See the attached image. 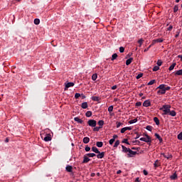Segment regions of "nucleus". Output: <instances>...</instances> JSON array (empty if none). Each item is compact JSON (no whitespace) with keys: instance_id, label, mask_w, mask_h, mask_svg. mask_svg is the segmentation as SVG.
Here are the masks:
<instances>
[{"instance_id":"a878e982","label":"nucleus","mask_w":182,"mask_h":182,"mask_svg":"<svg viewBox=\"0 0 182 182\" xmlns=\"http://www.w3.org/2000/svg\"><path fill=\"white\" fill-rule=\"evenodd\" d=\"M96 146H97V147H103V142H102V141H97V143H96Z\"/></svg>"},{"instance_id":"3c124183","label":"nucleus","mask_w":182,"mask_h":182,"mask_svg":"<svg viewBox=\"0 0 182 182\" xmlns=\"http://www.w3.org/2000/svg\"><path fill=\"white\" fill-rule=\"evenodd\" d=\"M125 132H127V129L126 127H124V128H122V129H121V133H122V134L124 133Z\"/></svg>"},{"instance_id":"ea45409f","label":"nucleus","mask_w":182,"mask_h":182,"mask_svg":"<svg viewBox=\"0 0 182 182\" xmlns=\"http://www.w3.org/2000/svg\"><path fill=\"white\" fill-rule=\"evenodd\" d=\"M157 163H159V160H156L154 164V167H155V168H157V167H159V164H157Z\"/></svg>"},{"instance_id":"7ed1b4c3","label":"nucleus","mask_w":182,"mask_h":182,"mask_svg":"<svg viewBox=\"0 0 182 182\" xmlns=\"http://www.w3.org/2000/svg\"><path fill=\"white\" fill-rule=\"evenodd\" d=\"M87 123H88V126H90V127H96V124H97L96 120L90 119L88 120Z\"/></svg>"},{"instance_id":"5701e85b","label":"nucleus","mask_w":182,"mask_h":182,"mask_svg":"<svg viewBox=\"0 0 182 182\" xmlns=\"http://www.w3.org/2000/svg\"><path fill=\"white\" fill-rule=\"evenodd\" d=\"M171 180H176L177 178V173L175 172L173 175L170 176Z\"/></svg>"},{"instance_id":"ddd939ff","label":"nucleus","mask_w":182,"mask_h":182,"mask_svg":"<svg viewBox=\"0 0 182 182\" xmlns=\"http://www.w3.org/2000/svg\"><path fill=\"white\" fill-rule=\"evenodd\" d=\"M75 122H77V123H80V124H83V120L80 119L79 117H76L74 118Z\"/></svg>"},{"instance_id":"f8f14e48","label":"nucleus","mask_w":182,"mask_h":182,"mask_svg":"<svg viewBox=\"0 0 182 182\" xmlns=\"http://www.w3.org/2000/svg\"><path fill=\"white\" fill-rule=\"evenodd\" d=\"M155 137H156V139H158V140L160 141V143H163V138H161V136H160V134L156 133L154 134Z\"/></svg>"},{"instance_id":"680f3d73","label":"nucleus","mask_w":182,"mask_h":182,"mask_svg":"<svg viewBox=\"0 0 182 182\" xmlns=\"http://www.w3.org/2000/svg\"><path fill=\"white\" fill-rule=\"evenodd\" d=\"M131 149H132V150H140V148L134 147V146L132 147Z\"/></svg>"},{"instance_id":"f257e3e1","label":"nucleus","mask_w":182,"mask_h":182,"mask_svg":"<svg viewBox=\"0 0 182 182\" xmlns=\"http://www.w3.org/2000/svg\"><path fill=\"white\" fill-rule=\"evenodd\" d=\"M170 109H171V106L170 105H164L159 109V110H162L164 112L163 114L167 115L170 113Z\"/></svg>"},{"instance_id":"c85d7f7f","label":"nucleus","mask_w":182,"mask_h":182,"mask_svg":"<svg viewBox=\"0 0 182 182\" xmlns=\"http://www.w3.org/2000/svg\"><path fill=\"white\" fill-rule=\"evenodd\" d=\"M175 75H177V76H181V75H182V70H177L176 72Z\"/></svg>"},{"instance_id":"4c0bfd02","label":"nucleus","mask_w":182,"mask_h":182,"mask_svg":"<svg viewBox=\"0 0 182 182\" xmlns=\"http://www.w3.org/2000/svg\"><path fill=\"white\" fill-rule=\"evenodd\" d=\"M96 79H97V74L95 73L92 75V80H96Z\"/></svg>"},{"instance_id":"bf43d9fd","label":"nucleus","mask_w":182,"mask_h":182,"mask_svg":"<svg viewBox=\"0 0 182 182\" xmlns=\"http://www.w3.org/2000/svg\"><path fill=\"white\" fill-rule=\"evenodd\" d=\"M143 173H144V176H147L149 174V172L146 169H144L143 171Z\"/></svg>"},{"instance_id":"aec40b11","label":"nucleus","mask_w":182,"mask_h":182,"mask_svg":"<svg viewBox=\"0 0 182 182\" xmlns=\"http://www.w3.org/2000/svg\"><path fill=\"white\" fill-rule=\"evenodd\" d=\"M157 95H166V90H159L157 91Z\"/></svg>"},{"instance_id":"9d476101","label":"nucleus","mask_w":182,"mask_h":182,"mask_svg":"<svg viewBox=\"0 0 182 182\" xmlns=\"http://www.w3.org/2000/svg\"><path fill=\"white\" fill-rule=\"evenodd\" d=\"M168 114L169 116H172V117H174L177 115V112H176V111H174V110H172V111L169 110V112Z\"/></svg>"},{"instance_id":"f704fd0d","label":"nucleus","mask_w":182,"mask_h":182,"mask_svg":"<svg viewBox=\"0 0 182 182\" xmlns=\"http://www.w3.org/2000/svg\"><path fill=\"white\" fill-rule=\"evenodd\" d=\"M87 156L88 157H96V154H95V153H90V154H87Z\"/></svg>"},{"instance_id":"2f4dec72","label":"nucleus","mask_w":182,"mask_h":182,"mask_svg":"<svg viewBox=\"0 0 182 182\" xmlns=\"http://www.w3.org/2000/svg\"><path fill=\"white\" fill-rule=\"evenodd\" d=\"M156 83V80H151L148 82V86H151V85H154Z\"/></svg>"},{"instance_id":"052dcab7","label":"nucleus","mask_w":182,"mask_h":182,"mask_svg":"<svg viewBox=\"0 0 182 182\" xmlns=\"http://www.w3.org/2000/svg\"><path fill=\"white\" fill-rule=\"evenodd\" d=\"M179 35H180V31H177L176 34L175 35V38H178Z\"/></svg>"},{"instance_id":"bb28decb","label":"nucleus","mask_w":182,"mask_h":182,"mask_svg":"<svg viewBox=\"0 0 182 182\" xmlns=\"http://www.w3.org/2000/svg\"><path fill=\"white\" fill-rule=\"evenodd\" d=\"M98 124H99L100 127L102 129V127H103V125L105 124V121H103V120H100V121L98 122Z\"/></svg>"},{"instance_id":"5fc2aeb1","label":"nucleus","mask_w":182,"mask_h":182,"mask_svg":"<svg viewBox=\"0 0 182 182\" xmlns=\"http://www.w3.org/2000/svg\"><path fill=\"white\" fill-rule=\"evenodd\" d=\"M178 140H182V132H181V133L178 135Z\"/></svg>"},{"instance_id":"393cba45","label":"nucleus","mask_w":182,"mask_h":182,"mask_svg":"<svg viewBox=\"0 0 182 182\" xmlns=\"http://www.w3.org/2000/svg\"><path fill=\"white\" fill-rule=\"evenodd\" d=\"M156 89L159 90H165L166 89V85L164 84H161Z\"/></svg>"},{"instance_id":"412c9836","label":"nucleus","mask_w":182,"mask_h":182,"mask_svg":"<svg viewBox=\"0 0 182 182\" xmlns=\"http://www.w3.org/2000/svg\"><path fill=\"white\" fill-rule=\"evenodd\" d=\"M41 139L43 140H44V141H46V134H45L43 132H41Z\"/></svg>"},{"instance_id":"69168bd1","label":"nucleus","mask_w":182,"mask_h":182,"mask_svg":"<svg viewBox=\"0 0 182 182\" xmlns=\"http://www.w3.org/2000/svg\"><path fill=\"white\" fill-rule=\"evenodd\" d=\"M127 130H132L133 127H126Z\"/></svg>"},{"instance_id":"f03ea898","label":"nucleus","mask_w":182,"mask_h":182,"mask_svg":"<svg viewBox=\"0 0 182 182\" xmlns=\"http://www.w3.org/2000/svg\"><path fill=\"white\" fill-rule=\"evenodd\" d=\"M145 137H141L139 139V140L141 141H144L145 143H149V144H151V139L150 138V136L148 134H145Z\"/></svg>"},{"instance_id":"79ce46f5","label":"nucleus","mask_w":182,"mask_h":182,"mask_svg":"<svg viewBox=\"0 0 182 182\" xmlns=\"http://www.w3.org/2000/svg\"><path fill=\"white\" fill-rule=\"evenodd\" d=\"M108 112L109 113H112V112H113V105H111L108 107Z\"/></svg>"},{"instance_id":"49530a36","label":"nucleus","mask_w":182,"mask_h":182,"mask_svg":"<svg viewBox=\"0 0 182 182\" xmlns=\"http://www.w3.org/2000/svg\"><path fill=\"white\" fill-rule=\"evenodd\" d=\"M178 11V6L176 5L173 8V12L176 13Z\"/></svg>"},{"instance_id":"2eb2a0df","label":"nucleus","mask_w":182,"mask_h":182,"mask_svg":"<svg viewBox=\"0 0 182 182\" xmlns=\"http://www.w3.org/2000/svg\"><path fill=\"white\" fill-rule=\"evenodd\" d=\"M122 149L123 153H129V150L130 149V148H127L123 145H122Z\"/></svg>"},{"instance_id":"58836bf2","label":"nucleus","mask_w":182,"mask_h":182,"mask_svg":"<svg viewBox=\"0 0 182 182\" xmlns=\"http://www.w3.org/2000/svg\"><path fill=\"white\" fill-rule=\"evenodd\" d=\"M163 156H164V157L165 159H171V157H173L172 155H166V154H163Z\"/></svg>"},{"instance_id":"6e6d98bb","label":"nucleus","mask_w":182,"mask_h":182,"mask_svg":"<svg viewBox=\"0 0 182 182\" xmlns=\"http://www.w3.org/2000/svg\"><path fill=\"white\" fill-rule=\"evenodd\" d=\"M119 52H120V53H123V52H124V47H120L119 48Z\"/></svg>"},{"instance_id":"c9c22d12","label":"nucleus","mask_w":182,"mask_h":182,"mask_svg":"<svg viewBox=\"0 0 182 182\" xmlns=\"http://www.w3.org/2000/svg\"><path fill=\"white\" fill-rule=\"evenodd\" d=\"M146 129L148 130V132H151L153 130V127H151L150 125H147L146 127Z\"/></svg>"},{"instance_id":"39448f33","label":"nucleus","mask_w":182,"mask_h":182,"mask_svg":"<svg viewBox=\"0 0 182 182\" xmlns=\"http://www.w3.org/2000/svg\"><path fill=\"white\" fill-rule=\"evenodd\" d=\"M144 107H149V106H151V102H150V100H146L143 103Z\"/></svg>"},{"instance_id":"4468645a","label":"nucleus","mask_w":182,"mask_h":182,"mask_svg":"<svg viewBox=\"0 0 182 182\" xmlns=\"http://www.w3.org/2000/svg\"><path fill=\"white\" fill-rule=\"evenodd\" d=\"M73 86H75V82H68L66 85H65V87L67 89H69V87H73Z\"/></svg>"},{"instance_id":"864d4df0","label":"nucleus","mask_w":182,"mask_h":182,"mask_svg":"<svg viewBox=\"0 0 182 182\" xmlns=\"http://www.w3.org/2000/svg\"><path fill=\"white\" fill-rule=\"evenodd\" d=\"M135 106H136L137 107H139V106H141V102H136Z\"/></svg>"},{"instance_id":"4be33fe9","label":"nucleus","mask_w":182,"mask_h":182,"mask_svg":"<svg viewBox=\"0 0 182 182\" xmlns=\"http://www.w3.org/2000/svg\"><path fill=\"white\" fill-rule=\"evenodd\" d=\"M87 102H82V105H81V107L82 109H87Z\"/></svg>"},{"instance_id":"8fccbe9b","label":"nucleus","mask_w":182,"mask_h":182,"mask_svg":"<svg viewBox=\"0 0 182 182\" xmlns=\"http://www.w3.org/2000/svg\"><path fill=\"white\" fill-rule=\"evenodd\" d=\"M155 42H157V43H161V42H163V39L162 38H157L156 40H155Z\"/></svg>"},{"instance_id":"a19ab883","label":"nucleus","mask_w":182,"mask_h":182,"mask_svg":"<svg viewBox=\"0 0 182 182\" xmlns=\"http://www.w3.org/2000/svg\"><path fill=\"white\" fill-rule=\"evenodd\" d=\"M100 129V127H94L93 132H99Z\"/></svg>"},{"instance_id":"c756f323","label":"nucleus","mask_w":182,"mask_h":182,"mask_svg":"<svg viewBox=\"0 0 182 182\" xmlns=\"http://www.w3.org/2000/svg\"><path fill=\"white\" fill-rule=\"evenodd\" d=\"M115 59H117V53H114V54L112 55L111 60H115Z\"/></svg>"},{"instance_id":"e433bc0d","label":"nucleus","mask_w":182,"mask_h":182,"mask_svg":"<svg viewBox=\"0 0 182 182\" xmlns=\"http://www.w3.org/2000/svg\"><path fill=\"white\" fill-rule=\"evenodd\" d=\"M119 144H120V141L117 140L114 144V147H118Z\"/></svg>"},{"instance_id":"cd10ccee","label":"nucleus","mask_w":182,"mask_h":182,"mask_svg":"<svg viewBox=\"0 0 182 182\" xmlns=\"http://www.w3.org/2000/svg\"><path fill=\"white\" fill-rule=\"evenodd\" d=\"M176 63H173L168 68V70L171 71L174 69V68H176Z\"/></svg>"},{"instance_id":"13d9d810","label":"nucleus","mask_w":182,"mask_h":182,"mask_svg":"<svg viewBox=\"0 0 182 182\" xmlns=\"http://www.w3.org/2000/svg\"><path fill=\"white\" fill-rule=\"evenodd\" d=\"M122 124H123V123H122V122H117V129H119V127H120V126H122Z\"/></svg>"},{"instance_id":"20e7f679","label":"nucleus","mask_w":182,"mask_h":182,"mask_svg":"<svg viewBox=\"0 0 182 182\" xmlns=\"http://www.w3.org/2000/svg\"><path fill=\"white\" fill-rule=\"evenodd\" d=\"M136 154H137V151H134L130 149H129L128 157H134V156H136Z\"/></svg>"},{"instance_id":"a211bd4d","label":"nucleus","mask_w":182,"mask_h":182,"mask_svg":"<svg viewBox=\"0 0 182 182\" xmlns=\"http://www.w3.org/2000/svg\"><path fill=\"white\" fill-rule=\"evenodd\" d=\"M91 99L92 100H93V102H100V99L97 96H92Z\"/></svg>"},{"instance_id":"6ab92c4d","label":"nucleus","mask_w":182,"mask_h":182,"mask_svg":"<svg viewBox=\"0 0 182 182\" xmlns=\"http://www.w3.org/2000/svg\"><path fill=\"white\" fill-rule=\"evenodd\" d=\"M132 62H133V58H129V59H127L126 60L127 66H129V65H130V63H132Z\"/></svg>"},{"instance_id":"603ef678","label":"nucleus","mask_w":182,"mask_h":182,"mask_svg":"<svg viewBox=\"0 0 182 182\" xmlns=\"http://www.w3.org/2000/svg\"><path fill=\"white\" fill-rule=\"evenodd\" d=\"M136 77V79H140V77H143V73L138 74Z\"/></svg>"},{"instance_id":"72a5a7b5","label":"nucleus","mask_w":182,"mask_h":182,"mask_svg":"<svg viewBox=\"0 0 182 182\" xmlns=\"http://www.w3.org/2000/svg\"><path fill=\"white\" fill-rule=\"evenodd\" d=\"M85 116H86V117H91V116H92V112H91V111H87V112L85 113Z\"/></svg>"},{"instance_id":"9b49d317","label":"nucleus","mask_w":182,"mask_h":182,"mask_svg":"<svg viewBox=\"0 0 182 182\" xmlns=\"http://www.w3.org/2000/svg\"><path fill=\"white\" fill-rule=\"evenodd\" d=\"M82 141H83L84 144H87V143H89V141H90V138L85 136L83 138Z\"/></svg>"},{"instance_id":"1a4fd4ad","label":"nucleus","mask_w":182,"mask_h":182,"mask_svg":"<svg viewBox=\"0 0 182 182\" xmlns=\"http://www.w3.org/2000/svg\"><path fill=\"white\" fill-rule=\"evenodd\" d=\"M97 159H103L105 157V152H100L97 154Z\"/></svg>"},{"instance_id":"6e6552de","label":"nucleus","mask_w":182,"mask_h":182,"mask_svg":"<svg viewBox=\"0 0 182 182\" xmlns=\"http://www.w3.org/2000/svg\"><path fill=\"white\" fill-rule=\"evenodd\" d=\"M83 159H84L82 161L83 164L89 163V161H90V159H89V157H87V155H84Z\"/></svg>"},{"instance_id":"774afa93","label":"nucleus","mask_w":182,"mask_h":182,"mask_svg":"<svg viewBox=\"0 0 182 182\" xmlns=\"http://www.w3.org/2000/svg\"><path fill=\"white\" fill-rule=\"evenodd\" d=\"M178 58L179 59H181V60H182V55H178Z\"/></svg>"},{"instance_id":"0e129e2a","label":"nucleus","mask_w":182,"mask_h":182,"mask_svg":"<svg viewBox=\"0 0 182 182\" xmlns=\"http://www.w3.org/2000/svg\"><path fill=\"white\" fill-rule=\"evenodd\" d=\"M135 134H136V136L135 137L136 139H139L140 137V135H139V133L135 132Z\"/></svg>"},{"instance_id":"4d7b16f0","label":"nucleus","mask_w":182,"mask_h":182,"mask_svg":"<svg viewBox=\"0 0 182 182\" xmlns=\"http://www.w3.org/2000/svg\"><path fill=\"white\" fill-rule=\"evenodd\" d=\"M85 151H90V146H85Z\"/></svg>"},{"instance_id":"e2e57ef3","label":"nucleus","mask_w":182,"mask_h":182,"mask_svg":"<svg viewBox=\"0 0 182 182\" xmlns=\"http://www.w3.org/2000/svg\"><path fill=\"white\" fill-rule=\"evenodd\" d=\"M116 89H117V85H113V86L112 87V90H116Z\"/></svg>"},{"instance_id":"dca6fc26","label":"nucleus","mask_w":182,"mask_h":182,"mask_svg":"<svg viewBox=\"0 0 182 182\" xmlns=\"http://www.w3.org/2000/svg\"><path fill=\"white\" fill-rule=\"evenodd\" d=\"M92 151H93L94 153H96V154H97V153H100V151H99V149L96 147V146H92L91 148Z\"/></svg>"},{"instance_id":"7c9ffc66","label":"nucleus","mask_w":182,"mask_h":182,"mask_svg":"<svg viewBox=\"0 0 182 182\" xmlns=\"http://www.w3.org/2000/svg\"><path fill=\"white\" fill-rule=\"evenodd\" d=\"M159 69H160V67L159 65H155L153 68L152 70H153V72H157V70H159Z\"/></svg>"},{"instance_id":"473e14b6","label":"nucleus","mask_w":182,"mask_h":182,"mask_svg":"<svg viewBox=\"0 0 182 182\" xmlns=\"http://www.w3.org/2000/svg\"><path fill=\"white\" fill-rule=\"evenodd\" d=\"M34 23L35 25H39V23H41V20H39V18H35Z\"/></svg>"},{"instance_id":"37998d69","label":"nucleus","mask_w":182,"mask_h":182,"mask_svg":"<svg viewBox=\"0 0 182 182\" xmlns=\"http://www.w3.org/2000/svg\"><path fill=\"white\" fill-rule=\"evenodd\" d=\"M122 143H125V144H130V143H129V140L127 139H124L122 140Z\"/></svg>"},{"instance_id":"a18cd8bd","label":"nucleus","mask_w":182,"mask_h":182,"mask_svg":"<svg viewBox=\"0 0 182 182\" xmlns=\"http://www.w3.org/2000/svg\"><path fill=\"white\" fill-rule=\"evenodd\" d=\"M143 42H144V41L142 38L138 41V43L139 44L140 46L143 45Z\"/></svg>"},{"instance_id":"423d86ee","label":"nucleus","mask_w":182,"mask_h":182,"mask_svg":"<svg viewBox=\"0 0 182 182\" xmlns=\"http://www.w3.org/2000/svg\"><path fill=\"white\" fill-rule=\"evenodd\" d=\"M52 137H53V133H47L46 134V141H50L52 140Z\"/></svg>"},{"instance_id":"c03bdc74","label":"nucleus","mask_w":182,"mask_h":182,"mask_svg":"<svg viewBox=\"0 0 182 182\" xmlns=\"http://www.w3.org/2000/svg\"><path fill=\"white\" fill-rule=\"evenodd\" d=\"M156 65H158V66H161V65H163V61H161V60H159Z\"/></svg>"},{"instance_id":"b1692460","label":"nucleus","mask_w":182,"mask_h":182,"mask_svg":"<svg viewBox=\"0 0 182 182\" xmlns=\"http://www.w3.org/2000/svg\"><path fill=\"white\" fill-rule=\"evenodd\" d=\"M128 123L129 124H134V123H137V119L135 118L134 119H132V120L129 121Z\"/></svg>"},{"instance_id":"0eeeda50","label":"nucleus","mask_w":182,"mask_h":182,"mask_svg":"<svg viewBox=\"0 0 182 182\" xmlns=\"http://www.w3.org/2000/svg\"><path fill=\"white\" fill-rule=\"evenodd\" d=\"M65 170L66 171H68V173H72V171H73V167H72V166L70 165H67L65 167Z\"/></svg>"},{"instance_id":"f3484780","label":"nucleus","mask_w":182,"mask_h":182,"mask_svg":"<svg viewBox=\"0 0 182 182\" xmlns=\"http://www.w3.org/2000/svg\"><path fill=\"white\" fill-rule=\"evenodd\" d=\"M154 122L156 123V126H159L160 124V120L157 117H154Z\"/></svg>"},{"instance_id":"338daca9","label":"nucleus","mask_w":182,"mask_h":182,"mask_svg":"<svg viewBox=\"0 0 182 182\" xmlns=\"http://www.w3.org/2000/svg\"><path fill=\"white\" fill-rule=\"evenodd\" d=\"M173 29V26H169L168 31H171Z\"/></svg>"},{"instance_id":"de8ad7c7","label":"nucleus","mask_w":182,"mask_h":182,"mask_svg":"<svg viewBox=\"0 0 182 182\" xmlns=\"http://www.w3.org/2000/svg\"><path fill=\"white\" fill-rule=\"evenodd\" d=\"M115 141V139H111L109 141V144L112 146L113 144V143H114Z\"/></svg>"},{"instance_id":"09e8293b","label":"nucleus","mask_w":182,"mask_h":182,"mask_svg":"<svg viewBox=\"0 0 182 182\" xmlns=\"http://www.w3.org/2000/svg\"><path fill=\"white\" fill-rule=\"evenodd\" d=\"M75 99H79V97H80V93L76 92L75 94Z\"/></svg>"}]
</instances>
